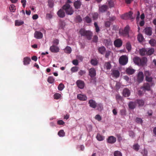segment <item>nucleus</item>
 <instances>
[{"label": "nucleus", "instance_id": "36", "mask_svg": "<svg viewBox=\"0 0 156 156\" xmlns=\"http://www.w3.org/2000/svg\"><path fill=\"white\" fill-rule=\"evenodd\" d=\"M140 146L137 144H134L133 146V149L136 151H138L140 149Z\"/></svg>", "mask_w": 156, "mask_h": 156}, {"label": "nucleus", "instance_id": "34", "mask_svg": "<svg viewBox=\"0 0 156 156\" xmlns=\"http://www.w3.org/2000/svg\"><path fill=\"white\" fill-rule=\"evenodd\" d=\"M47 81L49 83H52L55 81V79L53 76H49L48 78Z\"/></svg>", "mask_w": 156, "mask_h": 156}, {"label": "nucleus", "instance_id": "39", "mask_svg": "<svg viewBox=\"0 0 156 156\" xmlns=\"http://www.w3.org/2000/svg\"><path fill=\"white\" fill-rule=\"evenodd\" d=\"M149 43L151 46H154L156 43V41L154 39H152L149 41Z\"/></svg>", "mask_w": 156, "mask_h": 156}, {"label": "nucleus", "instance_id": "6", "mask_svg": "<svg viewBox=\"0 0 156 156\" xmlns=\"http://www.w3.org/2000/svg\"><path fill=\"white\" fill-rule=\"evenodd\" d=\"M140 89L142 90L144 92L146 90L149 91L151 89L150 84L147 83H144L143 86L140 87Z\"/></svg>", "mask_w": 156, "mask_h": 156}, {"label": "nucleus", "instance_id": "51", "mask_svg": "<svg viewBox=\"0 0 156 156\" xmlns=\"http://www.w3.org/2000/svg\"><path fill=\"white\" fill-rule=\"evenodd\" d=\"M54 2L52 0H48V4L49 7L52 8L54 5Z\"/></svg>", "mask_w": 156, "mask_h": 156}, {"label": "nucleus", "instance_id": "60", "mask_svg": "<svg viewBox=\"0 0 156 156\" xmlns=\"http://www.w3.org/2000/svg\"><path fill=\"white\" fill-rule=\"evenodd\" d=\"M98 37L97 36L94 35L93 39V41L95 43H96L98 42Z\"/></svg>", "mask_w": 156, "mask_h": 156}, {"label": "nucleus", "instance_id": "50", "mask_svg": "<svg viewBox=\"0 0 156 156\" xmlns=\"http://www.w3.org/2000/svg\"><path fill=\"white\" fill-rule=\"evenodd\" d=\"M126 48L128 51L131 50V46L129 42H128L126 43Z\"/></svg>", "mask_w": 156, "mask_h": 156}, {"label": "nucleus", "instance_id": "12", "mask_svg": "<svg viewBox=\"0 0 156 156\" xmlns=\"http://www.w3.org/2000/svg\"><path fill=\"white\" fill-rule=\"evenodd\" d=\"M97 104L96 102L93 99H90L88 101L89 106L93 108H96Z\"/></svg>", "mask_w": 156, "mask_h": 156}, {"label": "nucleus", "instance_id": "47", "mask_svg": "<svg viewBox=\"0 0 156 156\" xmlns=\"http://www.w3.org/2000/svg\"><path fill=\"white\" fill-rule=\"evenodd\" d=\"M64 85L62 83H60L58 86V88L59 90L62 91L64 88Z\"/></svg>", "mask_w": 156, "mask_h": 156}, {"label": "nucleus", "instance_id": "17", "mask_svg": "<svg viewBox=\"0 0 156 156\" xmlns=\"http://www.w3.org/2000/svg\"><path fill=\"white\" fill-rule=\"evenodd\" d=\"M77 98L79 100L82 101H85L87 99V97L86 95L81 94L77 95Z\"/></svg>", "mask_w": 156, "mask_h": 156}, {"label": "nucleus", "instance_id": "38", "mask_svg": "<svg viewBox=\"0 0 156 156\" xmlns=\"http://www.w3.org/2000/svg\"><path fill=\"white\" fill-rule=\"evenodd\" d=\"M75 20L77 22L80 23L82 21V19L80 15H77L76 17Z\"/></svg>", "mask_w": 156, "mask_h": 156}, {"label": "nucleus", "instance_id": "45", "mask_svg": "<svg viewBox=\"0 0 156 156\" xmlns=\"http://www.w3.org/2000/svg\"><path fill=\"white\" fill-rule=\"evenodd\" d=\"M24 64L25 65L28 64L29 63V58L28 57H26L24 58Z\"/></svg>", "mask_w": 156, "mask_h": 156}, {"label": "nucleus", "instance_id": "18", "mask_svg": "<svg viewBox=\"0 0 156 156\" xmlns=\"http://www.w3.org/2000/svg\"><path fill=\"white\" fill-rule=\"evenodd\" d=\"M34 37L37 39H40L43 37V34L41 32L36 31L34 34Z\"/></svg>", "mask_w": 156, "mask_h": 156}, {"label": "nucleus", "instance_id": "14", "mask_svg": "<svg viewBox=\"0 0 156 156\" xmlns=\"http://www.w3.org/2000/svg\"><path fill=\"white\" fill-rule=\"evenodd\" d=\"M59 50L58 47L54 45H52L50 48V51L53 53H57L59 51Z\"/></svg>", "mask_w": 156, "mask_h": 156}, {"label": "nucleus", "instance_id": "62", "mask_svg": "<svg viewBox=\"0 0 156 156\" xmlns=\"http://www.w3.org/2000/svg\"><path fill=\"white\" fill-rule=\"evenodd\" d=\"M95 119L98 121H100L101 119V118L99 115H97L95 116Z\"/></svg>", "mask_w": 156, "mask_h": 156}, {"label": "nucleus", "instance_id": "22", "mask_svg": "<svg viewBox=\"0 0 156 156\" xmlns=\"http://www.w3.org/2000/svg\"><path fill=\"white\" fill-rule=\"evenodd\" d=\"M126 72L127 74L129 75H132L135 72V70L131 67L127 68Z\"/></svg>", "mask_w": 156, "mask_h": 156}, {"label": "nucleus", "instance_id": "32", "mask_svg": "<svg viewBox=\"0 0 156 156\" xmlns=\"http://www.w3.org/2000/svg\"><path fill=\"white\" fill-rule=\"evenodd\" d=\"M137 39L139 42H142L143 41L144 38L143 35L141 34H139L138 35Z\"/></svg>", "mask_w": 156, "mask_h": 156}, {"label": "nucleus", "instance_id": "19", "mask_svg": "<svg viewBox=\"0 0 156 156\" xmlns=\"http://www.w3.org/2000/svg\"><path fill=\"white\" fill-rule=\"evenodd\" d=\"M136 101H130L128 104V106L129 108L131 109H134L136 106Z\"/></svg>", "mask_w": 156, "mask_h": 156}, {"label": "nucleus", "instance_id": "53", "mask_svg": "<svg viewBox=\"0 0 156 156\" xmlns=\"http://www.w3.org/2000/svg\"><path fill=\"white\" fill-rule=\"evenodd\" d=\"M146 80L149 82H151L152 81L153 78L150 76L145 77Z\"/></svg>", "mask_w": 156, "mask_h": 156}, {"label": "nucleus", "instance_id": "3", "mask_svg": "<svg viewBox=\"0 0 156 156\" xmlns=\"http://www.w3.org/2000/svg\"><path fill=\"white\" fill-rule=\"evenodd\" d=\"M62 9L65 11L66 14L71 15L74 12L73 8L71 7L70 5H65L62 7Z\"/></svg>", "mask_w": 156, "mask_h": 156}, {"label": "nucleus", "instance_id": "20", "mask_svg": "<svg viewBox=\"0 0 156 156\" xmlns=\"http://www.w3.org/2000/svg\"><path fill=\"white\" fill-rule=\"evenodd\" d=\"M108 9L107 5H104L99 7V12H105Z\"/></svg>", "mask_w": 156, "mask_h": 156}, {"label": "nucleus", "instance_id": "59", "mask_svg": "<svg viewBox=\"0 0 156 156\" xmlns=\"http://www.w3.org/2000/svg\"><path fill=\"white\" fill-rule=\"evenodd\" d=\"M108 3L110 8L114 6V2L112 1L111 0H110L109 1Z\"/></svg>", "mask_w": 156, "mask_h": 156}, {"label": "nucleus", "instance_id": "63", "mask_svg": "<svg viewBox=\"0 0 156 156\" xmlns=\"http://www.w3.org/2000/svg\"><path fill=\"white\" fill-rule=\"evenodd\" d=\"M120 114L121 115H126V111L124 109H123L120 110Z\"/></svg>", "mask_w": 156, "mask_h": 156}, {"label": "nucleus", "instance_id": "25", "mask_svg": "<svg viewBox=\"0 0 156 156\" xmlns=\"http://www.w3.org/2000/svg\"><path fill=\"white\" fill-rule=\"evenodd\" d=\"M139 53L141 56L147 55V49L142 48L139 50Z\"/></svg>", "mask_w": 156, "mask_h": 156}, {"label": "nucleus", "instance_id": "44", "mask_svg": "<svg viewBox=\"0 0 156 156\" xmlns=\"http://www.w3.org/2000/svg\"><path fill=\"white\" fill-rule=\"evenodd\" d=\"M61 94L59 93H56L54 95V98L56 100L59 99L61 98Z\"/></svg>", "mask_w": 156, "mask_h": 156}, {"label": "nucleus", "instance_id": "40", "mask_svg": "<svg viewBox=\"0 0 156 156\" xmlns=\"http://www.w3.org/2000/svg\"><path fill=\"white\" fill-rule=\"evenodd\" d=\"M58 135L60 137H63L65 135V133L64 130L62 129L60 130L58 133Z\"/></svg>", "mask_w": 156, "mask_h": 156}, {"label": "nucleus", "instance_id": "5", "mask_svg": "<svg viewBox=\"0 0 156 156\" xmlns=\"http://www.w3.org/2000/svg\"><path fill=\"white\" fill-rule=\"evenodd\" d=\"M128 62V58L126 55H122L119 58V63L122 65H126Z\"/></svg>", "mask_w": 156, "mask_h": 156}, {"label": "nucleus", "instance_id": "41", "mask_svg": "<svg viewBox=\"0 0 156 156\" xmlns=\"http://www.w3.org/2000/svg\"><path fill=\"white\" fill-rule=\"evenodd\" d=\"M94 25L95 27L96 32L97 33H98L100 31V30L97 23L95 22L94 23Z\"/></svg>", "mask_w": 156, "mask_h": 156}, {"label": "nucleus", "instance_id": "21", "mask_svg": "<svg viewBox=\"0 0 156 156\" xmlns=\"http://www.w3.org/2000/svg\"><path fill=\"white\" fill-rule=\"evenodd\" d=\"M57 15L60 18H63L65 16V12L64 10L61 9L59 10L57 12Z\"/></svg>", "mask_w": 156, "mask_h": 156}, {"label": "nucleus", "instance_id": "42", "mask_svg": "<svg viewBox=\"0 0 156 156\" xmlns=\"http://www.w3.org/2000/svg\"><path fill=\"white\" fill-rule=\"evenodd\" d=\"M79 68L77 66H74L72 67L71 69V71L73 73H75L78 71Z\"/></svg>", "mask_w": 156, "mask_h": 156}, {"label": "nucleus", "instance_id": "2", "mask_svg": "<svg viewBox=\"0 0 156 156\" xmlns=\"http://www.w3.org/2000/svg\"><path fill=\"white\" fill-rule=\"evenodd\" d=\"M79 33L81 36L85 37L87 40H90L91 39L92 33L90 30H86L84 28H81Z\"/></svg>", "mask_w": 156, "mask_h": 156}, {"label": "nucleus", "instance_id": "28", "mask_svg": "<svg viewBox=\"0 0 156 156\" xmlns=\"http://www.w3.org/2000/svg\"><path fill=\"white\" fill-rule=\"evenodd\" d=\"M97 140L99 141H102L105 139V136H103L100 133H98L96 136Z\"/></svg>", "mask_w": 156, "mask_h": 156}, {"label": "nucleus", "instance_id": "37", "mask_svg": "<svg viewBox=\"0 0 156 156\" xmlns=\"http://www.w3.org/2000/svg\"><path fill=\"white\" fill-rule=\"evenodd\" d=\"M104 42L106 46H109L112 44V42L111 41L110 39H105L104 40Z\"/></svg>", "mask_w": 156, "mask_h": 156}, {"label": "nucleus", "instance_id": "54", "mask_svg": "<svg viewBox=\"0 0 156 156\" xmlns=\"http://www.w3.org/2000/svg\"><path fill=\"white\" fill-rule=\"evenodd\" d=\"M144 74L145 77L149 76H151V73L149 71H145L144 72Z\"/></svg>", "mask_w": 156, "mask_h": 156}, {"label": "nucleus", "instance_id": "23", "mask_svg": "<svg viewBox=\"0 0 156 156\" xmlns=\"http://www.w3.org/2000/svg\"><path fill=\"white\" fill-rule=\"evenodd\" d=\"M136 101V104H138V107H139L143 106L144 104V101L142 99H137Z\"/></svg>", "mask_w": 156, "mask_h": 156}, {"label": "nucleus", "instance_id": "61", "mask_svg": "<svg viewBox=\"0 0 156 156\" xmlns=\"http://www.w3.org/2000/svg\"><path fill=\"white\" fill-rule=\"evenodd\" d=\"M59 41L57 39H55L53 41V43L54 45H57L59 44Z\"/></svg>", "mask_w": 156, "mask_h": 156}, {"label": "nucleus", "instance_id": "26", "mask_svg": "<svg viewBox=\"0 0 156 156\" xmlns=\"http://www.w3.org/2000/svg\"><path fill=\"white\" fill-rule=\"evenodd\" d=\"M105 51L106 48L103 46L100 47L98 48V51L101 54L103 55Z\"/></svg>", "mask_w": 156, "mask_h": 156}, {"label": "nucleus", "instance_id": "64", "mask_svg": "<svg viewBox=\"0 0 156 156\" xmlns=\"http://www.w3.org/2000/svg\"><path fill=\"white\" fill-rule=\"evenodd\" d=\"M73 64L75 65H78V61L76 59H75L73 61H72Z\"/></svg>", "mask_w": 156, "mask_h": 156}, {"label": "nucleus", "instance_id": "9", "mask_svg": "<svg viewBox=\"0 0 156 156\" xmlns=\"http://www.w3.org/2000/svg\"><path fill=\"white\" fill-rule=\"evenodd\" d=\"M114 44L116 47L119 48L122 46V41L121 39L118 38L114 41Z\"/></svg>", "mask_w": 156, "mask_h": 156}, {"label": "nucleus", "instance_id": "43", "mask_svg": "<svg viewBox=\"0 0 156 156\" xmlns=\"http://www.w3.org/2000/svg\"><path fill=\"white\" fill-rule=\"evenodd\" d=\"M91 63L93 66H96L98 63V61L96 59H92L91 60Z\"/></svg>", "mask_w": 156, "mask_h": 156}, {"label": "nucleus", "instance_id": "46", "mask_svg": "<svg viewBox=\"0 0 156 156\" xmlns=\"http://www.w3.org/2000/svg\"><path fill=\"white\" fill-rule=\"evenodd\" d=\"M114 156H122L121 153L119 151H115L114 153Z\"/></svg>", "mask_w": 156, "mask_h": 156}, {"label": "nucleus", "instance_id": "11", "mask_svg": "<svg viewBox=\"0 0 156 156\" xmlns=\"http://www.w3.org/2000/svg\"><path fill=\"white\" fill-rule=\"evenodd\" d=\"M116 138L113 136H109L107 140V142L109 144H113L115 142Z\"/></svg>", "mask_w": 156, "mask_h": 156}, {"label": "nucleus", "instance_id": "35", "mask_svg": "<svg viewBox=\"0 0 156 156\" xmlns=\"http://www.w3.org/2000/svg\"><path fill=\"white\" fill-rule=\"evenodd\" d=\"M24 22L23 21L19 20H16L15 22V24L16 26H20L22 25Z\"/></svg>", "mask_w": 156, "mask_h": 156}, {"label": "nucleus", "instance_id": "58", "mask_svg": "<svg viewBox=\"0 0 156 156\" xmlns=\"http://www.w3.org/2000/svg\"><path fill=\"white\" fill-rule=\"evenodd\" d=\"M93 20H96L98 18V14L97 13H94L92 15Z\"/></svg>", "mask_w": 156, "mask_h": 156}, {"label": "nucleus", "instance_id": "10", "mask_svg": "<svg viewBox=\"0 0 156 156\" xmlns=\"http://www.w3.org/2000/svg\"><path fill=\"white\" fill-rule=\"evenodd\" d=\"M76 84L78 87L81 89H83L85 86L84 82L80 80H79L76 81Z\"/></svg>", "mask_w": 156, "mask_h": 156}, {"label": "nucleus", "instance_id": "1", "mask_svg": "<svg viewBox=\"0 0 156 156\" xmlns=\"http://www.w3.org/2000/svg\"><path fill=\"white\" fill-rule=\"evenodd\" d=\"M133 61L134 63L138 66H144L146 64L147 59L144 57L141 58L138 57L136 56L133 58Z\"/></svg>", "mask_w": 156, "mask_h": 156}, {"label": "nucleus", "instance_id": "56", "mask_svg": "<svg viewBox=\"0 0 156 156\" xmlns=\"http://www.w3.org/2000/svg\"><path fill=\"white\" fill-rule=\"evenodd\" d=\"M9 9L11 12H14L15 10V6L13 5H11L9 7Z\"/></svg>", "mask_w": 156, "mask_h": 156}, {"label": "nucleus", "instance_id": "27", "mask_svg": "<svg viewBox=\"0 0 156 156\" xmlns=\"http://www.w3.org/2000/svg\"><path fill=\"white\" fill-rule=\"evenodd\" d=\"M104 68L107 70H109L111 67V65L110 62H106L105 63L104 65Z\"/></svg>", "mask_w": 156, "mask_h": 156}, {"label": "nucleus", "instance_id": "55", "mask_svg": "<svg viewBox=\"0 0 156 156\" xmlns=\"http://www.w3.org/2000/svg\"><path fill=\"white\" fill-rule=\"evenodd\" d=\"M115 99L118 101H122V98L119 94H117L116 95Z\"/></svg>", "mask_w": 156, "mask_h": 156}, {"label": "nucleus", "instance_id": "8", "mask_svg": "<svg viewBox=\"0 0 156 156\" xmlns=\"http://www.w3.org/2000/svg\"><path fill=\"white\" fill-rule=\"evenodd\" d=\"M144 76L143 73L142 72H139L137 76V81L139 83L142 82L143 80Z\"/></svg>", "mask_w": 156, "mask_h": 156}, {"label": "nucleus", "instance_id": "52", "mask_svg": "<svg viewBox=\"0 0 156 156\" xmlns=\"http://www.w3.org/2000/svg\"><path fill=\"white\" fill-rule=\"evenodd\" d=\"M86 73V71L84 70H80L78 72V74L81 76Z\"/></svg>", "mask_w": 156, "mask_h": 156}, {"label": "nucleus", "instance_id": "49", "mask_svg": "<svg viewBox=\"0 0 156 156\" xmlns=\"http://www.w3.org/2000/svg\"><path fill=\"white\" fill-rule=\"evenodd\" d=\"M111 22L110 21H106L105 22V26L106 27L109 28L111 25Z\"/></svg>", "mask_w": 156, "mask_h": 156}, {"label": "nucleus", "instance_id": "31", "mask_svg": "<svg viewBox=\"0 0 156 156\" xmlns=\"http://www.w3.org/2000/svg\"><path fill=\"white\" fill-rule=\"evenodd\" d=\"M96 106L97 109L99 111H101L103 109V105L101 103L97 104Z\"/></svg>", "mask_w": 156, "mask_h": 156}, {"label": "nucleus", "instance_id": "24", "mask_svg": "<svg viewBox=\"0 0 156 156\" xmlns=\"http://www.w3.org/2000/svg\"><path fill=\"white\" fill-rule=\"evenodd\" d=\"M112 74L115 77L117 78L119 76L120 73L118 70H113L112 73Z\"/></svg>", "mask_w": 156, "mask_h": 156}, {"label": "nucleus", "instance_id": "30", "mask_svg": "<svg viewBox=\"0 0 156 156\" xmlns=\"http://www.w3.org/2000/svg\"><path fill=\"white\" fill-rule=\"evenodd\" d=\"M84 20L87 23H90L92 22L91 19L88 16H87L84 18Z\"/></svg>", "mask_w": 156, "mask_h": 156}, {"label": "nucleus", "instance_id": "15", "mask_svg": "<svg viewBox=\"0 0 156 156\" xmlns=\"http://www.w3.org/2000/svg\"><path fill=\"white\" fill-rule=\"evenodd\" d=\"M82 5L81 2L80 0L75 1L73 4L75 8L76 9H80Z\"/></svg>", "mask_w": 156, "mask_h": 156}, {"label": "nucleus", "instance_id": "4", "mask_svg": "<svg viewBox=\"0 0 156 156\" xmlns=\"http://www.w3.org/2000/svg\"><path fill=\"white\" fill-rule=\"evenodd\" d=\"M129 27L127 25L125 27L124 29H120L119 31V34L123 36H126L129 35Z\"/></svg>", "mask_w": 156, "mask_h": 156}, {"label": "nucleus", "instance_id": "57", "mask_svg": "<svg viewBox=\"0 0 156 156\" xmlns=\"http://www.w3.org/2000/svg\"><path fill=\"white\" fill-rule=\"evenodd\" d=\"M129 135L132 138H133L135 136V134L134 132L132 131H129Z\"/></svg>", "mask_w": 156, "mask_h": 156}, {"label": "nucleus", "instance_id": "16", "mask_svg": "<svg viewBox=\"0 0 156 156\" xmlns=\"http://www.w3.org/2000/svg\"><path fill=\"white\" fill-rule=\"evenodd\" d=\"M144 32L148 36H150L152 34V29L150 27H147L144 30Z\"/></svg>", "mask_w": 156, "mask_h": 156}, {"label": "nucleus", "instance_id": "7", "mask_svg": "<svg viewBox=\"0 0 156 156\" xmlns=\"http://www.w3.org/2000/svg\"><path fill=\"white\" fill-rule=\"evenodd\" d=\"M89 75L92 78L96 76V70L94 68H92L89 69Z\"/></svg>", "mask_w": 156, "mask_h": 156}, {"label": "nucleus", "instance_id": "48", "mask_svg": "<svg viewBox=\"0 0 156 156\" xmlns=\"http://www.w3.org/2000/svg\"><path fill=\"white\" fill-rule=\"evenodd\" d=\"M135 121L138 123H140L142 124L143 122V120L140 118L137 117Z\"/></svg>", "mask_w": 156, "mask_h": 156}, {"label": "nucleus", "instance_id": "29", "mask_svg": "<svg viewBox=\"0 0 156 156\" xmlns=\"http://www.w3.org/2000/svg\"><path fill=\"white\" fill-rule=\"evenodd\" d=\"M154 52V49L153 48L149 49L148 50L147 49V55H152Z\"/></svg>", "mask_w": 156, "mask_h": 156}, {"label": "nucleus", "instance_id": "13", "mask_svg": "<svg viewBox=\"0 0 156 156\" xmlns=\"http://www.w3.org/2000/svg\"><path fill=\"white\" fill-rule=\"evenodd\" d=\"M130 94V90L127 88H124L122 91L123 96L124 97H128Z\"/></svg>", "mask_w": 156, "mask_h": 156}, {"label": "nucleus", "instance_id": "33", "mask_svg": "<svg viewBox=\"0 0 156 156\" xmlns=\"http://www.w3.org/2000/svg\"><path fill=\"white\" fill-rule=\"evenodd\" d=\"M64 51L67 54H70L72 51V49L69 46H67L64 49Z\"/></svg>", "mask_w": 156, "mask_h": 156}]
</instances>
